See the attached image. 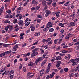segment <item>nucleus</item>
Masks as SVG:
<instances>
[{
  "label": "nucleus",
  "instance_id": "f257e3e1",
  "mask_svg": "<svg viewBox=\"0 0 79 79\" xmlns=\"http://www.w3.org/2000/svg\"><path fill=\"white\" fill-rule=\"evenodd\" d=\"M39 48H35L32 51V52H33V53H32L31 56V57H34V56H35L36 55H37L36 53L35 52H37L38 50H39Z\"/></svg>",
  "mask_w": 79,
  "mask_h": 79
},
{
  "label": "nucleus",
  "instance_id": "f03ea898",
  "mask_svg": "<svg viewBox=\"0 0 79 79\" xmlns=\"http://www.w3.org/2000/svg\"><path fill=\"white\" fill-rule=\"evenodd\" d=\"M18 48V44H16V45H15V46L13 47L12 51L13 52H16V51L17 50Z\"/></svg>",
  "mask_w": 79,
  "mask_h": 79
},
{
  "label": "nucleus",
  "instance_id": "7ed1b4c3",
  "mask_svg": "<svg viewBox=\"0 0 79 79\" xmlns=\"http://www.w3.org/2000/svg\"><path fill=\"white\" fill-rule=\"evenodd\" d=\"M30 28L31 29V31L32 32H34V30H35V27L34 26V24H32L31 25Z\"/></svg>",
  "mask_w": 79,
  "mask_h": 79
},
{
  "label": "nucleus",
  "instance_id": "20e7f679",
  "mask_svg": "<svg viewBox=\"0 0 79 79\" xmlns=\"http://www.w3.org/2000/svg\"><path fill=\"white\" fill-rule=\"evenodd\" d=\"M42 60V57H40V58H37L35 61V63L37 64L39 63V62L40 61V60Z\"/></svg>",
  "mask_w": 79,
  "mask_h": 79
},
{
  "label": "nucleus",
  "instance_id": "39448f33",
  "mask_svg": "<svg viewBox=\"0 0 79 79\" xmlns=\"http://www.w3.org/2000/svg\"><path fill=\"white\" fill-rule=\"evenodd\" d=\"M62 59L61 57L60 56H58L57 57H56L55 59V61H57V60H61Z\"/></svg>",
  "mask_w": 79,
  "mask_h": 79
},
{
  "label": "nucleus",
  "instance_id": "423d86ee",
  "mask_svg": "<svg viewBox=\"0 0 79 79\" xmlns=\"http://www.w3.org/2000/svg\"><path fill=\"white\" fill-rule=\"evenodd\" d=\"M18 24L19 26H23V21L20 20L18 22Z\"/></svg>",
  "mask_w": 79,
  "mask_h": 79
},
{
  "label": "nucleus",
  "instance_id": "0eeeda50",
  "mask_svg": "<svg viewBox=\"0 0 79 79\" xmlns=\"http://www.w3.org/2000/svg\"><path fill=\"white\" fill-rule=\"evenodd\" d=\"M3 10H4V7L2 6L1 8V9H0V16L1 15V13H3Z\"/></svg>",
  "mask_w": 79,
  "mask_h": 79
},
{
  "label": "nucleus",
  "instance_id": "6e6552de",
  "mask_svg": "<svg viewBox=\"0 0 79 79\" xmlns=\"http://www.w3.org/2000/svg\"><path fill=\"white\" fill-rule=\"evenodd\" d=\"M8 73H9V71H5L2 73V76H3L5 74V75H8Z\"/></svg>",
  "mask_w": 79,
  "mask_h": 79
},
{
  "label": "nucleus",
  "instance_id": "1a4fd4ad",
  "mask_svg": "<svg viewBox=\"0 0 79 79\" xmlns=\"http://www.w3.org/2000/svg\"><path fill=\"white\" fill-rule=\"evenodd\" d=\"M60 11L57 12H56L55 14H56V17H58V18L60 17Z\"/></svg>",
  "mask_w": 79,
  "mask_h": 79
},
{
  "label": "nucleus",
  "instance_id": "9d476101",
  "mask_svg": "<svg viewBox=\"0 0 79 79\" xmlns=\"http://www.w3.org/2000/svg\"><path fill=\"white\" fill-rule=\"evenodd\" d=\"M46 13H47V14H48L49 15V14H50L52 12L50 11V10H47L45 11Z\"/></svg>",
  "mask_w": 79,
  "mask_h": 79
},
{
  "label": "nucleus",
  "instance_id": "9b49d317",
  "mask_svg": "<svg viewBox=\"0 0 79 79\" xmlns=\"http://www.w3.org/2000/svg\"><path fill=\"white\" fill-rule=\"evenodd\" d=\"M71 52V51H69L68 52V51H66V50H63L62 52V53H70Z\"/></svg>",
  "mask_w": 79,
  "mask_h": 79
},
{
  "label": "nucleus",
  "instance_id": "f8f14e48",
  "mask_svg": "<svg viewBox=\"0 0 79 79\" xmlns=\"http://www.w3.org/2000/svg\"><path fill=\"white\" fill-rule=\"evenodd\" d=\"M70 24L72 26H74L76 25V23H75V22H71L70 23Z\"/></svg>",
  "mask_w": 79,
  "mask_h": 79
},
{
  "label": "nucleus",
  "instance_id": "ddd939ff",
  "mask_svg": "<svg viewBox=\"0 0 79 79\" xmlns=\"http://www.w3.org/2000/svg\"><path fill=\"white\" fill-rule=\"evenodd\" d=\"M46 1H45V0H43L42 2V4L43 5H44V6H45V5H46Z\"/></svg>",
  "mask_w": 79,
  "mask_h": 79
},
{
  "label": "nucleus",
  "instance_id": "4468645a",
  "mask_svg": "<svg viewBox=\"0 0 79 79\" xmlns=\"http://www.w3.org/2000/svg\"><path fill=\"white\" fill-rule=\"evenodd\" d=\"M40 34V32H39L38 33H35L34 34V36H38V35H39Z\"/></svg>",
  "mask_w": 79,
  "mask_h": 79
},
{
  "label": "nucleus",
  "instance_id": "2eb2a0df",
  "mask_svg": "<svg viewBox=\"0 0 79 79\" xmlns=\"http://www.w3.org/2000/svg\"><path fill=\"white\" fill-rule=\"evenodd\" d=\"M32 4H35L36 5H37V3H38V2L37 0L35 1H32Z\"/></svg>",
  "mask_w": 79,
  "mask_h": 79
},
{
  "label": "nucleus",
  "instance_id": "dca6fc26",
  "mask_svg": "<svg viewBox=\"0 0 79 79\" xmlns=\"http://www.w3.org/2000/svg\"><path fill=\"white\" fill-rule=\"evenodd\" d=\"M10 22L9 20H5L4 21V24H6V23H8L9 24H10Z\"/></svg>",
  "mask_w": 79,
  "mask_h": 79
},
{
  "label": "nucleus",
  "instance_id": "f3484780",
  "mask_svg": "<svg viewBox=\"0 0 79 79\" xmlns=\"http://www.w3.org/2000/svg\"><path fill=\"white\" fill-rule=\"evenodd\" d=\"M5 68H3L0 71V74H1L5 71Z\"/></svg>",
  "mask_w": 79,
  "mask_h": 79
},
{
  "label": "nucleus",
  "instance_id": "a211bd4d",
  "mask_svg": "<svg viewBox=\"0 0 79 79\" xmlns=\"http://www.w3.org/2000/svg\"><path fill=\"white\" fill-rule=\"evenodd\" d=\"M50 68H49V69L48 68V67L47 69H46V74H48V72L50 71Z\"/></svg>",
  "mask_w": 79,
  "mask_h": 79
},
{
  "label": "nucleus",
  "instance_id": "6ab92c4d",
  "mask_svg": "<svg viewBox=\"0 0 79 79\" xmlns=\"http://www.w3.org/2000/svg\"><path fill=\"white\" fill-rule=\"evenodd\" d=\"M58 39L54 40V44H57V43H58Z\"/></svg>",
  "mask_w": 79,
  "mask_h": 79
},
{
  "label": "nucleus",
  "instance_id": "aec40b11",
  "mask_svg": "<svg viewBox=\"0 0 79 79\" xmlns=\"http://www.w3.org/2000/svg\"><path fill=\"white\" fill-rule=\"evenodd\" d=\"M77 70H78L77 69H72V70H71V71L72 72H74V71H76H76H77Z\"/></svg>",
  "mask_w": 79,
  "mask_h": 79
},
{
  "label": "nucleus",
  "instance_id": "412c9836",
  "mask_svg": "<svg viewBox=\"0 0 79 79\" xmlns=\"http://www.w3.org/2000/svg\"><path fill=\"white\" fill-rule=\"evenodd\" d=\"M28 65L29 66H31L33 65V63L32 62H30L29 63Z\"/></svg>",
  "mask_w": 79,
  "mask_h": 79
},
{
  "label": "nucleus",
  "instance_id": "4be33fe9",
  "mask_svg": "<svg viewBox=\"0 0 79 79\" xmlns=\"http://www.w3.org/2000/svg\"><path fill=\"white\" fill-rule=\"evenodd\" d=\"M12 51L11 50H9L7 51H6V54H10V53H11Z\"/></svg>",
  "mask_w": 79,
  "mask_h": 79
},
{
  "label": "nucleus",
  "instance_id": "5701e85b",
  "mask_svg": "<svg viewBox=\"0 0 79 79\" xmlns=\"http://www.w3.org/2000/svg\"><path fill=\"white\" fill-rule=\"evenodd\" d=\"M10 29L9 31H12V30H13V27H12V26L10 25V27H9Z\"/></svg>",
  "mask_w": 79,
  "mask_h": 79
},
{
  "label": "nucleus",
  "instance_id": "b1692460",
  "mask_svg": "<svg viewBox=\"0 0 79 79\" xmlns=\"http://www.w3.org/2000/svg\"><path fill=\"white\" fill-rule=\"evenodd\" d=\"M64 3H66V1H63L62 2H59V5H61V4H64Z\"/></svg>",
  "mask_w": 79,
  "mask_h": 79
},
{
  "label": "nucleus",
  "instance_id": "393cba45",
  "mask_svg": "<svg viewBox=\"0 0 79 79\" xmlns=\"http://www.w3.org/2000/svg\"><path fill=\"white\" fill-rule=\"evenodd\" d=\"M14 73V70H12L9 72V75H11V74H13Z\"/></svg>",
  "mask_w": 79,
  "mask_h": 79
},
{
  "label": "nucleus",
  "instance_id": "a878e982",
  "mask_svg": "<svg viewBox=\"0 0 79 79\" xmlns=\"http://www.w3.org/2000/svg\"><path fill=\"white\" fill-rule=\"evenodd\" d=\"M52 44H53V41L52 40H51V41H50L48 43V45H52Z\"/></svg>",
  "mask_w": 79,
  "mask_h": 79
},
{
  "label": "nucleus",
  "instance_id": "bb28decb",
  "mask_svg": "<svg viewBox=\"0 0 79 79\" xmlns=\"http://www.w3.org/2000/svg\"><path fill=\"white\" fill-rule=\"evenodd\" d=\"M9 45V44H4L3 45V47H8Z\"/></svg>",
  "mask_w": 79,
  "mask_h": 79
},
{
  "label": "nucleus",
  "instance_id": "cd10ccee",
  "mask_svg": "<svg viewBox=\"0 0 79 79\" xmlns=\"http://www.w3.org/2000/svg\"><path fill=\"white\" fill-rule=\"evenodd\" d=\"M51 39L50 38H48L46 40V42H49V41H50V40H51Z\"/></svg>",
  "mask_w": 79,
  "mask_h": 79
},
{
  "label": "nucleus",
  "instance_id": "c85d7f7f",
  "mask_svg": "<svg viewBox=\"0 0 79 79\" xmlns=\"http://www.w3.org/2000/svg\"><path fill=\"white\" fill-rule=\"evenodd\" d=\"M30 23H31V22H27L25 24V26H28V25H29L30 24Z\"/></svg>",
  "mask_w": 79,
  "mask_h": 79
},
{
  "label": "nucleus",
  "instance_id": "c756f323",
  "mask_svg": "<svg viewBox=\"0 0 79 79\" xmlns=\"http://www.w3.org/2000/svg\"><path fill=\"white\" fill-rule=\"evenodd\" d=\"M17 19H14L13 20V23H14V24H16L17 23Z\"/></svg>",
  "mask_w": 79,
  "mask_h": 79
},
{
  "label": "nucleus",
  "instance_id": "7c9ffc66",
  "mask_svg": "<svg viewBox=\"0 0 79 79\" xmlns=\"http://www.w3.org/2000/svg\"><path fill=\"white\" fill-rule=\"evenodd\" d=\"M17 19H19L20 20H21V19H23V16H20Z\"/></svg>",
  "mask_w": 79,
  "mask_h": 79
},
{
  "label": "nucleus",
  "instance_id": "2f4dec72",
  "mask_svg": "<svg viewBox=\"0 0 79 79\" xmlns=\"http://www.w3.org/2000/svg\"><path fill=\"white\" fill-rule=\"evenodd\" d=\"M54 31V29L53 28H51L49 30V32H52Z\"/></svg>",
  "mask_w": 79,
  "mask_h": 79
},
{
  "label": "nucleus",
  "instance_id": "473e14b6",
  "mask_svg": "<svg viewBox=\"0 0 79 79\" xmlns=\"http://www.w3.org/2000/svg\"><path fill=\"white\" fill-rule=\"evenodd\" d=\"M64 71H65V72H68V68H65L64 69Z\"/></svg>",
  "mask_w": 79,
  "mask_h": 79
},
{
  "label": "nucleus",
  "instance_id": "72a5a7b5",
  "mask_svg": "<svg viewBox=\"0 0 79 79\" xmlns=\"http://www.w3.org/2000/svg\"><path fill=\"white\" fill-rule=\"evenodd\" d=\"M64 69H61L60 70V74H63V71Z\"/></svg>",
  "mask_w": 79,
  "mask_h": 79
},
{
  "label": "nucleus",
  "instance_id": "f704fd0d",
  "mask_svg": "<svg viewBox=\"0 0 79 79\" xmlns=\"http://www.w3.org/2000/svg\"><path fill=\"white\" fill-rule=\"evenodd\" d=\"M23 69L24 72H26V69L25 67H23Z\"/></svg>",
  "mask_w": 79,
  "mask_h": 79
},
{
  "label": "nucleus",
  "instance_id": "c9c22d12",
  "mask_svg": "<svg viewBox=\"0 0 79 79\" xmlns=\"http://www.w3.org/2000/svg\"><path fill=\"white\" fill-rule=\"evenodd\" d=\"M59 25L61 27H64V25L62 23H59Z\"/></svg>",
  "mask_w": 79,
  "mask_h": 79
},
{
  "label": "nucleus",
  "instance_id": "e433bc0d",
  "mask_svg": "<svg viewBox=\"0 0 79 79\" xmlns=\"http://www.w3.org/2000/svg\"><path fill=\"white\" fill-rule=\"evenodd\" d=\"M6 54V51L2 53V55L3 57L5 56V55Z\"/></svg>",
  "mask_w": 79,
  "mask_h": 79
},
{
  "label": "nucleus",
  "instance_id": "4c0bfd02",
  "mask_svg": "<svg viewBox=\"0 0 79 79\" xmlns=\"http://www.w3.org/2000/svg\"><path fill=\"white\" fill-rule=\"evenodd\" d=\"M50 66H51V63H49L48 64V68L49 69L50 68Z\"/></svg>",
  "mask_w": 79,
  "mask_h": 79
},
{
  "label": "nucleus",
  "instance_id": "58836bf2",
  "mask_svg": "<svg viewBox=\"0 0 79 79\" xmlns=\"http://www.w3.org/2000/svg\"><path fill=\"white\" fill-rule=\"evenodd\" d=\"M14 75H12L9 76V78L10 79H12L13 78Z\"/></svg>",
  "mask_w": 79,
  "mask_h": 79
},
{
  "label": "nucleus",
  "instance_id": "ea45409f",
  "mask_svg": "<svg viewBox=\"0 0 79 79\" xmlns=\"http://www.w3.org/2000/svg\"><path fill=\"white\" fill-rule=\"evenodd\" d=\"M52 2V0L49 2L48 3H47V5H51Z\"/></svg>",
  "mask_w": 79,
  "mask_h": 79
},
{
  "label": "nucleus",
  "instance_id": "a19ab883",
  "mask_svg": "<svg viewBox=\"0 0 79 79\" xmlns=\"http://www.w3.org/2000/svg\"><path fill=\"white\" fill-rule=\"evenodd\" d=\"M61 62L60 61H57V64H59L60 65L61 64Z\"/></svg>",
  "mask_w": 79,
  "mask_h": 79
},
{
  "label": "nucleus",
  "instance_id": "79ce46f5",
  "mask_svg": "<svg viewBox=\"0 0 79 79\" xmlns=\"http://www.w3.org/2000/svg\"><path fill=\"white\" fill-rule=\"evenodd\" d=\"M48 44L46 45L44 47V48H45V49H47V48H48Z\"/></svg>",
  "mask_w": 79,
  "mask_h": 79
},
{
  "label": "nucleus",
  "instance_id": "37998d69",
  "mask_svg": "<svg viewBox=\"0 0 79 79\" xmlns=\"http://www.w3.org/2000/svg\"><path fill=\"white\" fill-rule=\"evenodd\" d=\"M74 76V73H71L69 75V77H73V76Z\"/></svg>",
  "mask_w": 79,
  "mask_h": 79
},
{
  "label": "nucleus",
  "instance_id": "c03bdc74",
  "mask_svg": "<svg viewBox=\"0 0 79 79\" xmlns=\"http://www.w3.org/2000/svg\"><path fill=\"white\" fill-rule=\"evenodd\" d=\"M18 30H19V28H14V31H18Z\"/></svg>",
  "mask_w": 79,
  "mask_h": 79
},
{
  "label": "nucleus",
  "instance_id": "a18cd8bd",
  "mask_svg": "<svg viewBox=\"0 0 79 79\" xmlns=\"http://www.w3.org/2000/svg\"><path fill=\"white\" fill-rule=\"evenodd\" d=\"M73 44H74V43L73 42H71V43H69V44L68 45L69 46H72V45H73Z\"/></svg>",
  "mask_w": 79,
  "mask_h": 79
},
{
  "label": "nucleus",
  "instance_id": "49530a36",
  "mask_svg": "<svg viewBox=\"0 0 79 79\" xmlns=\"http://www.w3.org/2000/svg\"><path fill=\"white\" fill-rule=\"evenodd\" d=\"M44 6H45L44 8L43 9L44 11H45V10H47V6L46 5H45Z\"/></svg>",
  "mask_w": 79,
  "mask_h": 79
},
{
  "label": "nucleus",
  "instance_id": "de8ad7c7",
  "mask_svg": "<svg viewBox=\"0 0 79 79\" xmlns=\"http://www.w3.org/2000/svg\"><path fill=\"white\" fill-rule=\"evenodd\" d=\"M52 5L53 6H56V3L55 2H54L52 3Z\"/></svg>",
  "mask_w": 79,
  "mask_h": 79
},
{
  "label": "nucleus",
  "instance_id": "09e8293b",
  "mask_svg": "<svg viewBox=\"0 0 79 79\" xmlns=\"http://www.w3.org/2000/svg\"><path fill=\"white\" fill-rule=\"evenodd\" d=\"M40 6H39L36 7V8H35L36 10H38L40 8Z\"/></svg>",
  "mask_w": 79,
  "mask_h": 79
},
{
  "label": "nucleus",
  "instance_id": "8fccbe9b",
  "mask_svg": "<svg viewBox=\"0 0 79 79\" xmlns=\"http://www.w3.org/2000/svg\"><path fill=\"white\" fill-rule=\"evenodd\" d=\"M74 45H79V41L77 42L74 44Z\"/></svg>",
  "mask_w": 79,
  "mask_h": 79
},
{
  "label": "nucleus",
  "instance_id": "3c124183",
  "mask_svg": "<svg viewBox=\"0 0 79 79\" xmlns=\"http://www.w3.org/2000/svg\"><path fill=\"white\" fill-rule=\"evenodd\" d=\"M35 46H33L31 47V50H33V49H34L35 48Z\"/></svg>",
  "mask_w": 79,
  "mask_h": 79
},
{
  "label": "nucleus",
  "instance_id": "603ef678",
  "mask_svg": "<svg viewBox=\"0 0 79 79\" xmlns=\"http://www.w3.org/2000/svg\"><path fill=\"white\" fill-rule=\"evenodd\" d=\"M17 59H15V60H14V64H15V63H17Z\"/></svg>",
  "mask_w": 79,
  "mask_h": 79
},
{
  "label": "nucleus",
  "instance_id": "864d4df0",
  "mask_svg": "<svg viewBox=\"0 0 79 79\" xmlns=\"http://www.w3.org/2000/svg\"><path fill=\"white\" fill-rule=\"evenodd\" d=\"M71 62L72 63H75L76 61H75V60H74V59H72V60H71Z\"/></svg>",
  "mask_w": 79,
  "mask_h": 79
},
{
  "label": "nucleus",
  "instance_id": "5fc2aeb1",
  "mask_svg": "<svg viewBox=\"0 0 79 79\" xmlns=\"http://www.w3.org/2000/svg\"><path fill=\"white\" fill-rule=\"evenodd\" d=\"M11 11L10 10H9L6 11V13H8V14H10V13H11Z\"/></svg>",
  "mask_w": 79,
  "mask_h": 79
},
{
  "label": "nucleus",
  "instance_id": "6e6d98bb",
  "mask_svg": "<svg viewBox=\"0 0 79 79\" xmlns=\"http://www.w3.org/2000/svg\"><path fill=\"white\" fill-rule=\"evenodd\" d=\"M23 67V65L22 64H20V66L19 68V69H21V68H22V67Z\"/></svg>",
  "mask_w": 79,
  "mask_h": 79
},
{
  "label": "nucleus",
  "instance_id": "4d7b16f0",
  "mask_svg": "<svg viewBox=\"0 0 79 79\" xmlns=\"http://www.w3.org/2000/svg\"><path fill=\"white\" fill-rule=\"evenodd\" d=\"M33 39V37H31L30 39L29 40V41L30 42H32V39Z\"/></svg>",
  "mask_w": 79,
  "mask_h": 79
},
{
  "label": "nucleus",
  "instance_id": "13d9d810",
  "mask_svg": "<svg viewBox=\"0 0 79 79\" xmlns=\"http://www.w3.org/2000/svg\"><path fill=\"white\" fill-rule=\"evenodd\" d=\"M28 20H29V18H27L25 20V23H26V22H27V21H28Z\"/></svg>",
  "mask_w": 79,
  "mask_h": 79
},
{
  "label": "nucleus",
  "instance_id": "bf43d9fd",
  "mask_svg": "<svg viewBox=\"0 0 79 79\" xmlns=\"http://www.w3.org/2000/svg\"><path fill=\"white\" fill-rule=\"evenodd\" d=\"M38 43V41H37L36 42L33 43L32 44V45H36V44H37Z\"/></svg>",
  "mask_w": 79,
  "mask_h": 79
},
{
  "label": "nucleus",
  "instance_id": "052dcab7",
  "mask_svg": "<svg viewBox=\"0 0 79 79\" xmlns=\"http://www.w3.org/2000/svg\"><path fill=\"white\" fill-rule=\"evenodd\" d=\"M40 21H41V20L40 19H38L37 20V23H39Z\"/></svg>",
  "mask_w": 79,
  "mask_h": 79
},
{
  "label": "nucleus",
  "instance_id": "680f3d73",
  "mask_svg": "<svg viewBox=\"0 0 79 79\" xmlns=\"http://www.w3.org/2000/svg\"><path fill=\"white\" fill-rule=\"evenodd\" d=\"M68 59H70V58L71 57V55L68 54Z\"/></svg>",
  "mask_w": 79,
  "mask_h": 79
},
{
  "label": "nucleus",
  "instance_id": "e2e57ef3",
  "mask_svg": "<svg viewBox=\"0 0 79 79\" xmlns=\"http://www.w3.org/2000/svg\"><path fill=\"white\" fill-rule=\"evenodd\" d=\"M29 55H30V53H29V52L27 53L26 55V56H29Z\"/></svg>",
  "mask_w": 79,
  "mask_h": 79
},
{
  "label": "nucleus",
  "instance_id": "0e129e2a",
  "mask_svg": "<svg viewBox=\"0 0 79 79\" xmlns=\"http://www.w3.org/2000/svg\"><path fill=\"white\" fill-rule=\"evenodd\" d=\"M27 3H28V2H27L26 1H25V3H24L23 4V6H26V5H27Z\"/></svg>",
  "mask_w": 79,
  "mask_h": 79
},
{
  "label": "nucleus",
  "instance_id": "69168bd1",
  "mask_svg": "<svg viewBox=\"0 0 79 79\" xmlns=\"http://www.w3.org/2000/svg\"><path fill=\"white\" fill-rule=\"evenodd\" d=\"M54 61H55V58H52L51 60L52 62H54Z\"/></svg>",
  "mask_w": 79,
  "mask_h": 79
},
{
  "label": "nucleus",
  "instance_id": "338daca9",
  "mask_svg": "<svg viewBox=\"0 0 79 79\" xmlns=\"http://www.w3.org/2000/svg\"><path fill=\"white\" fill-rule=\"evenodd\" d=\"M4 30H5V31H8V28L6 27H5L4 28Z\"/></svg>",
  "mask_w": 79,
  "mask_h": 79
},
{
  "label": "nucleus",
  "instance_id": "774afa93",
  "mask_svg": "<svg viewBox=\"0 0 79 79\" xmlns=\"http://www.w3.org/2000/svg\"><path fill=\"white\" fill-rule=\"evenodd\" d=\"M24 35V33H21L20 34V36H23Z\"/></svg>",
  "mask_w": 79,
  "mask_h": 79
}]
</instances>
